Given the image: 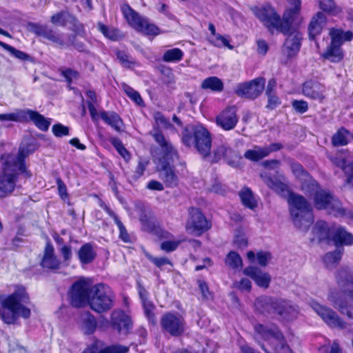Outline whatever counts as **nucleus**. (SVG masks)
<instances>
[{
	"instance_id": "f257e3e1",
	"label": "nucleus",
	"mask_w": 353,
	"mask_h": 353,
	"mask_svg": "<svg viewBox=\"0 0 353 353\" xmlns=\"http://www.w3.org/2000/svg\"><path fill=\"white\" fill-rule=\"evenodd\" d=\"M294 2L293 7L286 9L282 16L268 3L252 7L251 10L271 35L279 33L288 35L301 8V1Z\"/></svg>"
},
{
	"instance_id": "f03ea898",
	"label": "nucleus",
	"mask_w": 353,
	"mask_h": 353,
	"mask_svg": "<svg viewBox=\"0 0 353 353\" xmlns=\"http://www.w3.org/2000/svg\"><path fill=\"white\" fill-rule=\"evenodd\" d=\"M29 302V296L23 287H18L8 295H0V317L6 324H14L19 317L28 319L31 311L24 305Z\"/></svg>"
},
{
	"instance_id": "7ed1b4c3",
	"label": "nucleus",
	"mask_w": 353,
	"mask_h": 353,
	"mask_svg": "<svg viewBox=\"0 0 353 353\" xmlns=\"http://www.w3.org/2000/svg\"><path fill=\"white\" fill-rule=\"evenodd\" d=\"M303 189L314 195V205L317 210H325L334 216H346L348 214L340 201L330 192L321 189L315 180H310L303 185Z\"/></svg>"
},
{
	"instance_id": "20e7f679",
	"label": "nucleus",
	"mask_w": 353,
	"mask_h": 353,
	"mask_svg": "<svg viewBox=\"0 0 353 353\" xmlns=\"http://www.w3.org/2000/svg\"><path fill=\"white\" fill-rule=\"evenodd\" d=\"M288 201L294 226L303 232L307 231L314 221L310 203L304 196L295 193L289 194Z\"/></svg>"
},
{
	"instance_id": "39448f33",
	"label": "nucleus",
	"mask_w": 353,
	"mask_h": 353,
	"mask_svg": "<svg viewBox=\"0 0 353 353\" xmlns=\"http://www.w3.org/2000/svg\"><path fill=\"white\" fill-rule=\"evenodd\" d=\"M182 142L188 147L194 146L203 158H206L210 154L211 136L208 130L202 125L187 126L183 133Z\"/></svg>"
},
{
	"instance_id": "423d86ee",
	"label": "nucleus",
	"mask_w": 353,
	"mask_h": 353,
	"mask_svg": "<svg viewBox=\"0 0 353 353\" xmlns=\"http://www.w3.org/2000/svg\"><path fill=\"white\" fill-rule=\"evenodd\" d=\"M329 34L331 38L330 43L321 57L332 63H339L344 58V52L341 46L345 41L353 39V32L350 30L344 32L341 28H331Z\"/></svg>"
},
{
	"instance_id": "0eeeda50",
	"label": "nucleus",
	"mask_w": 353,
	"mask_h": 353,
	"mask_svg": "<svg viewBox=\"0 0 353 353\" xmlns=\"http://www.w3.org/2000/svg\"><path fill=\"white\" fill-rule=\"evenodd\" d=\"M92 291L89 305L92 310L97 313H103L112 308L114 295L108 285L98 283L92 286Z\"/></svg>"
},
{
	"instance_id": "6e6552de",
	"label": "nucleus",
	"mask_w": 353,
	"mask_h": 353,
	"mask_svg": "<svg viewBox=\"0 0 353 353\" xmlns=\"http://www.w3.org/2000/svg\"><path fill=\"white\" fill-rule=\"evenodd\" d=\"M121 10L129 25L137 31L151 36H157L161 33L159 27L150 23L148 18L139 15L128 4H123Z\"/></svg>"
},
{
	"instance_id": "1a4fd4ad",
	"label": "nucleus",
	"mask_w": 353,
	"mask_h": 353,
	"mask_svg": "<svg viewBox=\"0 0 353 353\" xmlns=\"http://www.w3.org/2000/svg\"><path fill=\"white\" fill-rule=\"evenodd\" d=\"M92 287L85 279L75 281L71 286L69 296L73 307H82L89 301L92 293Z\"/></svg>"
},
{
	"instance_id": "9d476101",
	"label": "nucleus",
	"mask_w": 353,
	"mask_h": 353,
	"mask_svg": "<svg viewBox=\"0 0 353 353\" xmlns=\"http://www.w3.org/2000/svg\"><path fill=\"white\" fill-rule=\"evenodd\" d=\"M162 332L171 336H181L185 330V321L177 312H166L161 318Z\"/></svg>"
},
{
	"instance_id": "9b49d317",
	"label": "nucleus",
	"mask_w": 353,
	"mask_h": 353,
	"mask_svg": "<svg viewBox=\"0 0 353 353\" xmlns=\"http://www.w3.org/2000/svg\"><path fill=\"white\" fill-rule=\"evenodd\" d=\"M174 161L170 157H161L157 162L159 177L168 188L176 187L179 183V176L173 165Z\"/></svg>"
},
{
	"instance_id": "f8f14e48",
	"label": "nucleus",
	"mask_w": 353,
	"mask_h": 353,
	"mask_svg": "<svg viewBox=\"0 0 353 353\" xmlns=\"http://www.w3.org/2000/svg\"><path fill=\"white\" fill-rule=\"evenodd\" d=\"M254 331L258 336L264 341L275 340L285 353H293L292 349L286 344L283 334L276 325H264L257 324L254 326Z\"/></svg>"
},
{
	"instance_id": "ddd939ff",
	"label": "nucleus",
	"mask_w": 353,
	"mask_h": 353,
	"mask_svg": "<svg viewBox=\"0 0 353 353\" xmlns=\"http://www.w3.org/2000/svg\"><path fill=\"white\" fill-rule=\"evenodd\" d=\"M312 307L329 327L340 330L347 327V323L332 309L316 302L312 303Z\"/></svg>"
},
{
	"instance_id": "4468645a",
	"label": "nucleus",
	"mask_w": 353,
	"mask_h": 353,
	"mask_svg": "<svg viewBox=\"0 0 353 353\" xmlns=\"http://www.w3.org/2000/svg\"><path fill=\"white\" fill-rule=\"evenodd\" d=\"M265 80L263 77H258L250 81L239 83L235 93L241 97L249 99H256L265 88Z\"/></svg>"
},
{
	"instance_id": "2eb2a0df",
	"label": "nucleus",
	"mask_w": 353,
	"mask_h": 353,
	"mask_svg": "<svg viewBox=\"0 0 353 353\" xmlns=\"http://www.w3.org/2000/svg\"><path fill=\"white\" fill-rule=\"evenodd\" d=\"M104 324L108 325L109 321L104 319ZM110 323L112 327L117 330L119 334L127 336L133 327V323L129 315L122 310H114L110 315Z\"/></svg>"
},
{
	"instance_id": "dca6fc26",
	"label": "nucleus",
	"mask_w": 353,
	"mask_h": 353,
	"mask_svg": "<svg viewBox=\"0 0 353 353\" xmlns=\"http://www.w3.org/2000/svg\"><path fill=\"white\" fill-rule=\"evenodd\" d=\"M335 277L340 292L353 302V271L348 267H342Z\"/></svg>"
},
{
	"instance_id": "f3484780",
	"label": "nucleus",
	"mask_w": 353,
	"mask_h": 353,
	"mask_svg": "<svg viewBox=\"0 0 353 353\" xmlns=\"http://www.w3.org/2000/svg\"><path fill=\"white\" fill-rule=\"evenodd\" d=\"M189 213L190 217L187 223L186 228L192 233L201 235L210 228L211 224L199 209L192 208L190 209Z\"/></svg>"
},
{
	"instance_id": "a211bd4d",
	"label": "nucleus",
	"mask_w": 353,
	"mask_h": 353,
	"mask_svg": "<svg viewBox=\"0 0 353 353\" xmlns=\"http://www.w3.org/2000/svg\"><path fill=\"white\" fill-rule=\"evenodd\" d=\"M302 94L305 97L322 103L326 98L325 84L316 79H309L302 84Z\"/></svg>"
},
{
	"instance_id": "6ab92c4d",
	"label": "nucleus",
	"mask_w": 353,
	"mask_h": 353,
	"mask_svg": "<svg viewBox=\"0 0 353 353\" xmlns=\"http://www.w3.org/2000/svg\"><path fill=\"white\" fill-rule=\"evenodd\" d=\"M223 159L230 166L237 168L241 156L239 152L227 143H222L213 151L212 162L216 163Z\"/></svg>"
},
{
	"instance_id": "aec40b11",
	"label": "nucleus",
	"mask_w": 353,
	"mask_h": 353,
	"mask_svg": "<svg viewBox=\"0 0 353 353\" xmlns=\"http://www.w3.org/2000/svg\"><path fill=\"white\" fill-rule=\"evenodd\" d=\"M10 161H5L3 172L0 175V198H4L12 193L16 186L17 174L14 169L10 166Z\"/></svg>"
},
{
	"instance_id": "412c9836",
	"label": "nucleus",
	"mask_w": 353,
	"mask_h": 353,
	"mask_svg": "<svg viewBox=\"0 0 353 353\" xmlns=\"http://www.w3.org/2000/svg\"><path fill=\"white\" fill-rule=\"evenodd\" d=\"M30 26L34 34L43 37L61 47H64V45L68 44L69 42L68 41H65L68 34L57 32L44 25L32 23Z\"/></svg>"
},
{
	"instance_id": "4be33fe9",
	"label": "nucleus",
	"mask_w": 353,
	"mask_h": 353,
	"mask_svg": "<svg viewBox=\"0 0 353 353\" xmlns=\"http://www.w3.org/2000/svg\"><path fill=\"white\" fill-rule=\"evenodd\" d=\"M299 312L298 306L291 301L283 299H278L275 314H277L281 319L290 321L295 319Z\"/></svg>"
},
{
	"instance_id": "5701e85b",
	"label": "nucleus",
	"mask_w": 353,
	"mask_h": 353,
	"mask_svg": "<svg viewBox=\"0 0 353 353\" xmlns=\"http://www.w3.org/2000/svg\"><path fill=\"white\" fill-rule=\"evenodd\" d=\"M282 148L283 145L279 143H273L263 147L254 145L253 149L245 151L244 157L252 161H258L268 157L271 152L279 151Z\"/></svg>"
},
{
	"instance_id": "b1692460",
	"label": "nucleus",
	"mask_w": 353,
	"mask_h": 353,
	"mask_svg": "<svg viewBox=\"0 0 353 353\" xmlns=\"http://www.w3.org/2000/svg\"><path fill=\"white\" fill-rule=\"evenodd\" d=\"M239 121L235 106H230L223 110L216 117L217 125L225 130H231L235 128Z\"/></svg>"
},
{
	"instance_id": "393cba45",
	"label": "nucleus",
	"mask_w": 353,
	"mask_h": 353,
	"mask_svg": "<svg viewBox=\"0 0 353 353\" xmlns=\"http://www.w3.org/2000/svg\"><path fill=\"white\" fill-rule=\"evenodd\" d=\"M61 261L55 255L52 244L50 241H48L46 244L43 254L40 261V265L43 269L57 270L59 269Z\"/></svg>"
},
{
	"instance_id": "a878e982",
	"label": "nucleus",
	"mask_w": 353,
	"mask_h": 353,
	"mask_svg": "<svg viewBox=\"0 0 353 353\" xmlns=\"http://www.w3.org/2000/svg\"><path fill=\"white\" fill-rule=\"evenodd\" d=\"M23 117L21 122L32 121L34 124L41 131L46 132L50 125L51 119H47L37 111L32 110H22Z\"/></svg>"
},
{
	"instance_id": "bb28decb",
	"label": "nucleus",
	"mask_w": 353,
	"mask_h": 353,
	"mask_svg": "<svg viewBox=\"0 0 353 353\" xmlns=\"http://www.w3.org/2000/svg\"><path fill=\"white\" fill-rule=\"evenodd\" d=\"M328 300L341 314L346 315L348 319L353 320V306L350 303L347 298L332 292L328 296Z\"/></svg>"
},
{
	"instance_id": "cd10ccee",
	"label": "nucleus",
	"mask_w": 353,
	"mask_h": 353,
	"mask_svg": "<svg viewBox=\"0 0 353 353\" xmlns=\"http://www.w3.org/2000/svg\"><path fill=\"white\" fill-rule=\"evenodd\" d=\"M152 137L155 141L161 148L163 152V155L161 157H170L172 161L179 159V156L176 149L174 148L172 143L165 138L161 131L156 130L152 133Z\"/></svg>"
},
{
	"instance_id": "c85d7f7f",
	"label": "nucleus",
	"mask_w": 353,
	"mask_h": 353,
	"mask_svg": "<svg viewBox=\"0 0 353 353\" xmlns=\"http://www.w3.org/2000/svg\"><path fill=\"white\" fill-rule=\"evenodd\" d=\"M243 274L252 278L261 288L269 287L271 276L268 273L263 272L259 268L249 266L244 269Z\"/></svg>"
},
{
	"instance_id": "c756f323",
	"label": "nucleus",
	"mask_w": 353,
	"mask_h": 353,
	"mask_svg": "<svg viewBox=\"0 0 353 353\" xmlns=\"http://www.w3.org/2000/svg\"><path fill=\"white\" fill-rule=\"evenodd\" d=\"M326 23V17L323 12H319L313 16L308 26L309 38L314 40L316 37L321 33Z\"/></svg>"
},
{
	"instance_id": "7c9ffc66",
	"label": "nucleus",
	"mask_w": 353,
	"mask_h": 353,
	"mask_svg": "<svg viewBox=\"0 0 353 353\" xmlns=\"http://www.w3.org/2000/svg\"><path fill=\"white\" fill-rule=\"evenodd\" d=\"M278 299L267 296H261L257 298L254 302V306L261 314H275Z\"/></svg>"
},
{
	"instance_id": "2f4dec72",
	"label": "nucleus",
	"mask_w": 353,
	"mask_h": 353,
	"mask_svg": "<svg viewBox=\"0 0 353 353\" xmlns=\"http://www.w3.org/2000/svg\"><path fill=\"white\" fill-rule=\"evenodd\" d=\"M331 240L337 248L342 245H352L353 244V235L347 232L343 227L334 228Z\"/></svg>"
},
{
	"instance_id": "473e14b6",
	"label": "nucleus",
	"mask_w": 353,
	"mask_h": 353,
	"mask_svg": "<svg viewBox=\"0 0 353 353\" xmlns=\"http://www.w3.org/2000/svg\"><path fill=\"white\" fill-rule=\"evenodd\" d=\"M28 152L23 148H20L18 155L16 157L9 158L6 161H10V166L12 169H14V173L18 175L17 170L30 176L28 171L26 170L25 163V158L28 156Z\"/></svg>"
},
{
	"instance_id": "72a5a7b5",
	"label": "nucleus",
	"mask_w": 353,
	"mask_h": 353,
	"mask_svg": "<svg viewBox=\"0 0 353 353\" xmlns=\"http://www.w3.org/2000/svg\"><path fill=\"white\" fill-rule=\"evenodd\" d=\"M79 325L84 334L90 335L95 332L97 323L95 317L90 312H85L80 315Z\"/></svg>"
},
{
	"instance_id": "f704fd0d",
	"label": "nucleus",
	"mask_w": 353,
	"mask_h": 353,
	"mask_svg": "<svg viewBox=\"0 0 353 353\" xmlns=\"http://www.w3.org/2000/svg\"><path fill=\"white\" fill-rule=\"evenodd\" d=\"M302 36L299 32L292 36H289L285 41L284 47L287 50V55L289 58L295 56L300 50Z\"/></svg>"
},
{
	"instance_id": "c9c22d12",
	"label": "nucleus",
	"mask_w": 353,
	"mask_h": 353,
	"mask_svg": "<svg viewBox=\"0 0 353 353\" xmlns=\"http://www.w3.org/2000/svg\"><path fill=\"white\" fill-rule=\"evenodd\" d=\"M100 118L117 132H121L123 122L120 116L114 112L101 111Z\"/></svg>"
},
{
	"instance_id": "e433bc0d",
	"label": "nucleus",
	"mask_w": 353,
	"mask_h": 353,
	"mask_svg": "<svg viewBox=\"0 0 353 353\" xmlns=\"http://www.w3.org/2000/svg\"><path fill=\"white\" fill-rule=\"evenodd\" d=\"M78 258L82 264H89L97 257V252L91 243L83 244L79 250Z\"/></svg>"
},
{
	"instance_id": "4c0bfd02",
	"label": "nucleus",
	"mask_w": 353,
	"mask_h": 353,
	"mask_svg": "<svg viewBox=\"0 0 353 353\" xmlns=\"http://www.w3.org/2000/svg\"><path fill=\"white\" fill-rule=\"evenodd\" d=\"M314 233L318 236L319 241L331 240L334 228L329 227L324 221H317L313 228Z\"/></svg>"
},
{
	"instance_id": "58836bf2",
	"label": "nucleus",
	"mask_w": 353,
	"mask_h": 353,
	"mask_svg": "<svg viewBox=\"0 0 353 353\" xmlns=\"http://www.w3.org/2000/svg\"><path fill=\"white\" fill-rule=\"evenodd\" d=\"M105 211L114 219L115 224L117 225L119 230L120 239L124 243H131V236L128 234L125 227L122 223L119 216L108 206H105Z\"/></svg>"
},
{
	"instance_id": "ea45409f",
	"label": "nucleus",
	"mask_w": 353,
	"mask_h": 353,
	"mask_svg": "<svg viewBox=\"0 0 353 353\" xmlns=\"http://www.w3.org/2000/svg\"><path fill=\"white\" fill-rule=\"evenodd\" d=\"M261 176L263 178V181L267 184V185L277 193L285 195L286 193L289 192L288 185L283 182L276 179H273L272 176L266 174H261Z\"/></svg>"
},
{
	"instance_id": "a19ab883",
	"label": "nucleus",
	"mask_w": 353,
	"mask_h": 353,
	"mask_svg": "<svg viewBox=\"0 0 353 353\" xmlns=\"http://www.w3.org/2000/svg\"><path fill=\"white\" fill-rule=\"evenodd\" d=\"M343 248H337L335 250L325 254L323 262L327 268L336 267L340 262L343 254Z\"/></svg>"
},
{
	"instance_id": "79ce46f5",
	"label": "nucleus",
	"mask_w": 353,
	"mask_h": 353,
	"mask_svg": "<svg viewBox=\"0 0 353 353\" xmlns=\"http://www.w3.org/2000/svg\"><path fill=\"white\" fill-rule=\"evenodd\" d=\"M350 136V132L342 127L332 136V143L334 147L346 145L349 143Z\"/></svg>"
},
{
	"instance_id": "37998d69",
	"label": "nucleus",
	"mask_w": 353,
	"mask_h": 353,
	"mask_svg": "<svg viewBox=\"0 0 353 353\" xmlns=\"http://www.w3.org/2000/svg\"><path fill=\"white\" fill-rule=\"evenodd\" d=\"M201 88L210 90L213 92H221L223 90V83L217 77H210L205 79L201 83Z\"/></svg>"
},
{
	"instance_id": "c03bdc74",
	"label": "nucleus",
	"mask_w": 353,
	"mask_h": 353,
	"mask_svg": "<svg viewBox=\"0 0 353 353\" xmlns=\"http://www.w3.org/2000/svg\"><path fill=\"white\" fill-rule=\"evenodd\" d=\"M241 202L245 207L253 210L257 204L252 190L249 188H243L239 192Z\"/></svg>"
},
{
	"instance_id": "a18cd8bd",
	"label": "nucleus",
	"mask_w": 353,
	"mask_h": 353,
	"mask_svg": "<svg viewBox=\"0 0 353 353\" xmlns=\"http://www.w3.org/2000/svg\"><path fill=\"white\" fill-rule=\"evenodd\" d=\"M98 27L103 34L110 40L119 41L124 37L123 34L117 28L108 27L101 23L98 24Z\"/></svg>"
},
{
	"instance_id": "49530a36",
	"label": "nucleus",
	"mask_w": 353,
	"mask_h": 353,
	"mask_svg": "<svg viewBox=\"0 0 353 353\" xmlns=\"http://www.w3.org/2000/svg\"><path fill=\"white\" fill-rule=\"evenodd\" d=\"M225 263L230 268L236 270H241L243 266L242 259L235 251H230L225 259Z\"/></svg>"
},
{
	"instance_id": "de8ad7c7",
	"label": "nucleus",
	"mask_w": 353,
	"mask_h": 353,
	"mask_svg": "<svg viewBox=\"0 0 353 353\" xmlns=\"http://www.w3.org/2000/svg\"><path fill=\"white\" fill-rule=\"evenodd\" d=\"M116 56L120 64L125 68L130 69L136 64L134 59L124 50H117Z\"/></svg>"
},
{
	"instance_id": "09e8293b",
	"label": "nucleus",
	"mask_w": 353,
	"mask_h": 353,
	"mask_svg": "<svg viewBox=\"0 0 353 353\" xmlns=\"http://www.w3.org/2000/svg\"><path fill=\"white\" fill-rule=\"evenodd\" d=\"M76 19L69 12L61 11L51 17V22L55 25L65 26L68 21H74Z\"/></svg>"
},
{
	"instance_id": "8fccbe9b",
	"label": "nucleus",
	"mask_w": 353,
	"mask_h": 353,
	"mask_svg": "<svg viewBox=\"0 0 353 353\" xmlns=\"http://www.w3.org/2000/svg\"><path fill=\"white\" fill-rule=\"evenodd\" d=\"M183 52L179 48H172L166 50L163 55L165 62H178L183 57Z\"/></svg>"
},
{
	"instance_id": "3c124183",
	"label": "nucleus",
	"mask_w": 353,
	"mask_h": 353,
	"mask_svg": "<svg viewBox=\"0 0 353 353\" xmlns=\"http://www.w3.org/2000/svg\"><path fill=\"white\" fill-rule=\"evenodd\" d=\"M0 46L3 49L10 52V54L14 57L15 58L21 60V61H27L30 58V55L26 54V52L19 50L14 47L0 41Z\"/></svg>"
},
{
	"instance_id": "603ef678",
	"label": "nucleus",
	"mask_w": 353,
	"mask_h": 353,
	"mask_svg": "<svg viewBox=\"0 0 353 353\" xmlns=\"http://www.w3.org/2000/svg\"><path fill=\"white\" fill-rule=\"evenodd\" d=\"M59 71L61 75L65 78L68 86L72 84L74 79H79L80 76L77 70L70 68H60Z\"/></svg>"
},
{
	"instance_id": "864d4df0",
	"label": "nucleus",
	"mask_w": 353,
	"mask_h": 353,
	"mask_svg": "<svg viewBox=\"0 0 353 353\" xmlns=\"http://www.w3.org/2000/svg\"><path fill=\"white\" fill-rule=\"evenodd\" d=\"M320 8L331 15H337L341 12V8L336 6L335 1H319Z\"/></svg>"
},
{
	"instance_id": "5fc2aeb1",
	"label": "nucleus",
	"mask_w": 353,
	"mask_h": 353,
	"mask_svg": "<svg viewBox=\"0 0 353 353\" xmlns=\"http://www.w3.org/2000/svg\"><path fill=\"white\" fill-rule=\"evenodd\" d=\"M123 90L125 94L132 101H133L134 103H136L137 105L140 106L144 105L143 100L142 99L140 94L137 91H136L132 88L126 84L123 85Z\"/></svg>"
},
{
	"instance_id": "6e6d98bb",
	"label": "nucleus",
	"mask_w": 353,
	"mask_h": 353,
	"mask_svg": "<svg viewBox=\"0 0 353 353\" xmlns=\"http://www.w3.org/2000/svg\"><path fill=\"white\" fill-rule=\"evenodd\" d=\"M141 303L144 310L145 315L148 318L149 322H150L152 324L155 323V315L154 313L155 306L148 299L142 301Z\"/></svg>"
},
{
	"instance_id": "4d7b16f0",
	"label": "nucleus",
	"mask_w": 353,
	"mask_h": 353,
	"mask_svg": "<svg viewBox=\"0 0 353 353\" xmlns=\"http://www.w3.org/2000/svg\"><path fill=\"white\" fill-rule=\"evenodd\" d=\"M112 144L115 148L119 154L125 159V161H128L130 159V153L124 147L121 141L119 139H113L112 141Z\"/></svg>"
},
{
	"instance_id": "13d9d810",
	"label": "nucleus",
	"mask_w": 353,
	"mask_h": 353,
	"mask_svg": "<svg viewBox=\"0 0 353 353\" xmlns=\"http://www.w3.org/2000/svg\"><path fill=\"white\" fill-rule=\"evenodd\" d=\"M209 41L213 46L218 47V48H221L223 46H225L230 49L233 48V46L230 45L229 40L219 34H216V35H214L213 37H210L209 38Z\"/></svg>"
},
{
	"instance_id": "bf43d9fd",
	"label": "nucleus",
	"mask_w": 353,
	"mask_h": 353,
	"mask_svg": "<svg viewBox=\"0 0 353 353\" xmlns=\"http://www.w3.org/2000/svg\"><path fill=\"white\" fill-rule=\"evenodd\" d=\"M129 347L120 344H113L106 346L99 350V353H128Z\"/></svg>"
},
{
	"instance_id": "052dcab7",
	"label": "nucleus",
	"mask_w": 353,
	"mask_h": 353,
	"mask_svg": "<svg viewBox=\"0 0 353 353\" xmlns=\"http://www.w3.org/2000/svg\"><path fill=\"white\" fill-rule=\"evenodd\" d=\"M65 41H68L69 42L68 44L64 45V47L73 46L79 52L85 51V44L83 42L78 41L75 34H68Z\"/></svg>"
},
{
	"instance_id": "680f3d73",
	"label": "nucleus",
	"mask_w": 353,
	"mask_h": 353,
	"mask_svg": "<svg viewBox=\"0 0 353 353\" xmlns=\"http://www.w3.org/2000/svg\"><path fill=\"white\" fill-rule=\"evenodd\" d=\"M154 119L155 121V123L161 126L162 128L165 129H171L173 128V125L170 122L169 119L166 118L161 112H156L154 114Z\"/></svg>"
},
{
	"instance_id": "e2e57ef3",
	"label": "nucleus",
	"mask_w": 353,
	"mask_h": 353,
	"mask_svg": "<svg viewBox=\"0 0 353 353\" xmlns=\"http://www.w3.org/2000/svg\"><path fill=\"white\" fill-rule=\"evenodd\" d=\"M291 169L295 176L300 180L306 179L309 176L307 172L299 163H292Z\"/></svg>"
},
{
	"instance_id": "0e129e2a",
	"label": "nucleus",
	"mask_w": 353,
	"mask_h": 353,
	"mask_svg": "<svg viewBox=\"0 0 353 353\" xmlns=\"http://www.w3.org/2000/svg\"><path fill=\"white\" fill-rule=\"evenodd\" d=\"M292 107L296 113L303 114L309 109L308 103L305 100H293L292 101Z\"/></svg>"
},
{
	"instance_id": "69168bd1",
	"label": "nucleus",
	"mask_w": 353,
	"mask_h": 353,
	"mask_svg": "<svg viewBox=\"0 0 353 353\" xmlns=\"http://www.w3.org/2000/svg\"><path fill=\"white\" fill-rule=\"evenodd\" d=\"M54 135L57 137H62L70 134V129L68 127L61 123H56L52 128Z\"/></svg>"
},
{
	"instance_id": "338daca9",
	"label": "nucleus",
	"mask_w": 353,
	"mask_h": 353,
	"mask_svg": "<svg viewBox=\"0 0 353 353\" xmlns=\"http://www.w3.org/2000/svg\"><path fill=\"white\" fill-rule=\"evenodd\" d=\"M22 110H17L15 112L9 114H0V121H12L17 122H21V120L23 119Z\"/></svg>"
},
{
	"instance_id": "774afa93",
	"label": "nucleus",
	"mask_w": 353,
	"mask_h": 353,
	"mask_svg": "<svg viewBox=\"0 0 353 353\" xmlns=\"http://www.w3.org/2000/svg\"><path fill=\"white\" fill-rule=\"evenodd\" d=\"M268 98V103L265 108L268 110H273L279 106L281 103V101L276 94L265 95Z\"/></svg>"
}]
</instances>
